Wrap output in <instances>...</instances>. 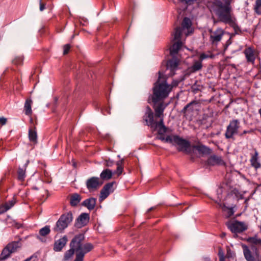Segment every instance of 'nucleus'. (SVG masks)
Returning a JSON list of instances; mask_svg holds the SVG:
<instances>
[{
    "label": "nucleus",
    "mask_w": 261,
    "mask_h": 261,
    "mask_svg": "<svg viewBox=\"0 0 261 261\" xmlns=\"http://www.w3.org/2000/svg\"><path fill=\"white\" fill-rule=\"evenodd\" d=\"M214 6V11L220 21L225 23H233L231 16V7L229 1L226 2L225 4L220 1H217L215 3Z\"/></svg>",
    "instance_id": "f257e3e1"
},
{
    "label": "nucleus",
    "mask_w": 261,
    "mask_h": 261,
    "mask_svg": "<svg viewBox=\"0 0 261 261\" xmlns=\"http://www.w3.org/2000/svg\"><path fill=\"white\" fill-rule=\"evenodd\" d=\"M172 89V86L167 83H154L150 96L152 102L155 104L163 101L168 96Z\"/></svg>",
    "instance_id": "f03ea898"
},
{
    "label": "nucleus",
    "mask_w": 261,
    "mask_h": 261,
    "mask_svg": "<svg viewBox=\"0 0 261 261\" xmlns=\"http://www.w3.org/2000/svg\"><path fill=\"white\" fill-rule=\"evenodd\" d=\"M84 239V234H79L72 239L70 243V248L75 251V257H77V254H83L84 258L85 255L93 249V245L91 243L82 244Z\"/></svg>",
    "instance_id": "7ed1b4c3"
},
{
    "label": "nucleus",
    "mask_w": 261,
    "mask_h": 261,
    "mask_svg": "<svg viewBox=\"0 0 261 261\" xmlns=\"http://www.w3.org/2000/svg\"><path fill=\"white\" fill-rule=\"evenodd\" d=\"M169 60L166 66L165 70L163 69L158 72L159 76L156 82H166L168 76H171L175 74V70L178 68L179 59L177 56H172Z\"/></svg>",
    "instance_id": "20e7f679"
},
{
    "label": "nucleus",
    "mask_w": 261,
    "mask_h": 261,
    "mask_svg": "<svg viewBox=\"0 0 261 261\" xmlns=\"http://www.w3.org/2000/svg\"><path fill=\"white\" fill-rule=\"evenodd\" d=\"M73 216L71 212L62 214L56 222L53 230L55 232H62L72 221Z\"/></svg>",
    "instance_id": "39448f33"
},
{
    "label": "nucleus",
    "mask_w": 261,
    "mask_h": 261,
    "mask_svg": "<svg viewBox=\"0 0 261 261\" xmlns=\"http://www.w3.org/2000/svg\"><path fill=\"white\" fill-rule=\"evenodd\" d=\"M173 35V40L176 42L170 48V54L171 56H177L178 51L182 46V42L180 41L181 29L177 27L175 30Z\"/></svg>",
    "instance_id": "423d86ee"
},
{
    "label": "nucleus",
    "mask_w": 261,
    "mask_h": 261,
    "mask_svg": "<svg viewBox=\"0 0 261 261\" xmlns=\"http://www.w3.org/2000/svg\"><path fill=\"white\" fill-rule=\"evenodd\" d=\"M21 246V244L19 241L8 244L3 250L0 255V260H5L9 257L11 253L15 252Z\"/></svg>",
    "instance_id": "0eeeda50"
},
{
    "label": "nucleus",
    "mask_w": 261,
    "mask_h": 261,
    "mask_svg": "<svg viewBox=\"0 0 261 261\" xmlns=\"http://www.w3.org/2000/svg\"><path fill=\"white\" fill-rule=\"evenodd\" d=\"M240 122L238 119H233L230 121L229 125L227 126L225 136L226 139H231L233 136L238 134L240 127Z\"/></svg>",
    "instance_id": "6e6552de"
},
{
    "label": "nucleus",
    "mask_w": 261,
    "mask_h": 261,
    "mask_svg": "<svg viewBox=\"0 0 261 261\" xmlns=\"http://www.w3.org/2000/svg\"><path fill=\"white\" fill-rule=\"evenodd\" d=\"M224 34V30L218 28L215 31L210 30V42L213 46H217Z\"/></svg>",
    "instance_id": "1a4fd4ad"
},
{
    "label": "nucleus",
    "mask_w": 261,
    "mask_h": 261,
    "mask_svg": "<svg viewBox=\"0 0 261 261\" xmlns=\"http://www.w3.org/2000/svg\"><path fill=\"white\" fill-rule=\"evenodd\" d=\"M243 248L245 258L247 261H256L258 259L259 253L257 249L255 246H252L251 247L252 253L247 246H243Z\"/></svg>",
    "instance_id": "9d476101"
},
{
    "label": "nucleus",
    "mask_w": 261,
    "mask_h": 261,
    "mask_svg": "<svg viewBox=\"0 0 261 261\" xmlns=\"http://www.w3.org/2000/svg\"><path fill=\"white\" fill-rule=\"evenodd\" d=\"M174 142L178 146V151H184L186 153L190 152V143L188 141L180 138L178 136L175 135Z\"/></svg>",
    "instance_id": "9b49d317"
},
{
    "label": "nucleus",
    "mask_w": 261,
    "mask_h": 261,
    "mask_svg": "<svg viewBox=\"0 0 261 261\" xmlns=\"http://www.w3.org/2000/svg\"><path fill=\"white\" fill-rule=\"evenodd\" d=\"M227 226L231 232L234 233H240L247 229V226L244 222L238 221L228 222Z\"/></svg>",
    "instance_id": "f8f14e48"
},
{
    "label": "nucleus",
    "mask_w": 261,
    "mask_h": 261,
    "mask_svg": "<svg viewBox=\"0 0 261 261\" xmlns=\"http://www.w3.org/2000/svg\"><path fill=\"white\" fill-rule=\"evenodd\" d=\"M114 182H109L105 185L100 191V196L99 200L102 201L105 199L109 194L113 192V185Z\"/></svg>",
    "instance_id": "ddd939ff"
},
{
    "label": "nucleus",
    "mask_w": 261,
    "mask_h": 261,
    "mask_svg": "<svg viewBox=\"0 0 261 261\" xmlns=\"http://www.w3.org/2000/svg\"><path fill=\"white\" fill-rule=\"evenodd\" d=\"M114 182H109L105 185L100 191V196L99 200L102 201L105 199L109 194L113 192V185Z\"/></svg>",
    "instance_id": "4468645a"
},
{
    "label": "nucleus",
    "mask_w": 261,
    "mask_h": 261,
    "mask_svg": "<svg viewBox=\"0 0 261 261\" xmlns=\"http://www.w3.org/2000/svg\"><path fill=\"white\" fill-rule=\"evenodd\" d=\"M101 184L102 182L99 181V178L97 177H92L86 181V186L89 191L96 190Z\"/></svg>",
    "instance_id": "2eb2a0df"
},
{
    "label": "nucleus",
    "mask_w": 261,
    "mask_h": 261,
    "mask_svg": "<svg viewBox=\"0 0 261 261\" xmlns=\"http://www.w3.org/2000/svg\"><path fill=\"white\" fill-rule=\"evenodd\" d=\"M89 221V215L87 213H82L76 219L74 225L80 228L86 225Z\"/></svg>",
    "instance_id": "dca6fc26"
},
{
    "label": "nucleus",
    "mask_w": 261,
    "mask_h": 261,
    "mask_svg": "<svg viewBox=\"0 0 261 261\" xmlns=\"http://www.w3.org/2000/svg\"><path fill=\"white\" fill-rule=\"evenodd\" d=\"M244 53L245 55L247 62L253 64L255 59L257 56L256 51L253 48L249 47L246 48L244 50Z\"/></svg>",
    "instance_id": "f3484780"
},
{
    "label": "nucleus",
    "mask_w": 261,
    "mask_h": 261,
    "mask_svg": "<svg viewBox=\"0 0 261 261\" xmlns=\"http://www.w3.org/2000/svg\"><path fill=\"white\" fill-rule=\"evenodd\" d=\"M68 239L66 236H63L62 238L55 242L54 245V250L55 251H61L62 249L66 245Z\"/></svg>",
    "instance_id": "a211bd4d"
},
{
    "label": "nucleus",
    "mask_w": 261,
    "mask_h": 261,
    "mask_svg": "<svg viewBox=\"0 0 261 261\" xmlns=\"http://www.w3.org/2000/svg\"><path fill=\"white\" fill-rule=\"evenodd\" d=\"M144 120L146 122L147 125L150 126L151 128L155 126L158 122L154 120L153 114L150 109H149V111L145 113L144 116Z\"/></svg>",
    "instance_id": "6ab92c4d"
},
{
    "label": "nucleus",
    "mask_w": 261,
    "mask_h": 261,
    "mask_svg": "<svg viewBox=\"0 0 261 261\" xmlns=\"http://www.w3.org/2000/svg\"><path fill=\"white\" fill-rule=\"evenodd\" d=\"M207 164L211 166L224 165L225 162L220 156L213 155L210 156L207 161Z\"/></svg>",
    "instance_id": "aec40b11"
},
{
    "label": "nucleus",
    "mask_w": 261,
    "mask_h": 261,
    "mask_svg": "<svg viewBox=\"0 0 261 261\" xmlns=\"http://www.w3.org/2000/svg\"><path fill=\"white\" fill-rule=\"evenodd\" d=\"M251 159L250 162L251 166L256 170L261 167V164L258 160V153L256 149H254V153L251 154Z\"/></svg>",
    "instance_id": "412c9836"
},
{
    "label": "nucleus",
    "mask_w": 261,
    "mask_h": 261,
    "mask_svg": "<svg viewBox=\"0 0 261 261\" xmlns=\"http://www.w3.org/2000/svg\"><path fill=\"white\" fill-rule=\"evenodd\" d=\"M154 109L155 112V117L164 119L163 113L165 109V106L163 102H160L159 104H154Z\"/></svg>",
    "instance_id": "4be33fe9"
},
{
    "label": "nucleus",
    "mask_w": 261,
    "mask_h": 261,
    "mask_svg": "<svg viewBox=\"0 0 261 261\" xmlns=\"http://www.w3.org/2000/svg\"><path fill=\"white\" fill-rule=\"evenodd\" d=\"M154 129L158 128V133L159 135H163L167 130V128L164 124V119L161 118L160 121L157 122L156 125L153 127Z\"/></svg>",
    "instance_id": "5701e85b"
},
{
    "label": "nucleus",
    "mask_w": 261,
    "mask_h": 261,
    "mask_svg": "<svg viewBox=\"0 0 261 261\" xmlns=\"http://www.w3.org/2000/svg\"><path fill=\"white\" fill-rule=\"evenodd\" d=\"M95 204L96 199L94 198H90L89 199H87L85 200L82 203V205L86 207L89 210H93L95 206Z\"/></svg>",
    "instance_id": "b1692460"
},
{
    "label": "nucleus",
    "mask_w": 261,
    "mask_h": 261,
    "mask_svg": "<svg viewBox=\"0 0 261 261\" xmlns=\"http://www.w3.org/2000/svg\"><path fill=\"white\" fill-rule=\"evenodd\" d=\"M29 161H27L26 163L22 166L19 167L17 171V178L20 181H23L25 177V170Z\"/></svg>",
    "instance_id": "393cba45"
},
{
    "label": "nucleus",
    "mask_w": 261,
    "mask_h": 261,
    "mask_svg": "<svg viewBox=\"0 0 261 261\" xmlns=\"http://www.w3.org/2000/svg\"><path fill=\"white\" fill-rule=\"evenodd\" d=\"M202 62L199 60L194 61L193 65L188 68V72H194L200 70L202 68Z\"/></svg>",
    "instance_id": "a878e982"
},
{
    "label": "nucleus",
    "mask_w": 261,
    "mask_h": 261,
    "mask_svg": "<svg viewBox=\"0 0 261 261\" xmlns=\"http://www.w3.org/2000/svg\"><path fill=\"white\" fill-rule=\"evenodd\" d=\"M16 201L15 199L6 202L3 206L0 207V214L4 213L10 209L15 203Z\"/></svg>",
    "instance_id": "bb28decb"
},
{
    "label": "nucleus",
    "mask_w": 261,
    "mask_h": 261,
    "mask_svg": "<svg viewBox=\"0 0 261 261\" xmlns=\"http://www.w3.org/2000/svg\"><path fill=\"white\" fill-rule=\"evenodd\" d=\"M82 198L81 196L77 193H74L71 195L70 197V203L73 206H76L80 202Z\"/></svg>",
    "instance_id": "cd10ccee"
},
{
    "label": "nucleus",
    "mask_w": 261,
    "mask_h": 261,
    "mask_svg": "<svg viewBox=\"0 0 261 261\" xmlns=\"http://www.w3.org/2000/svg\"><path fill=\"white\" fill-rule=\"evenodd\" d=\"M29 138L30 141L33 142L34 144H36L37 143V134L35 129H29Z\"/></svg>",
    "instance_id": "c85d7f7f"
},
{
    "label": "nucleus",
    "mask_w": 261,
    "mask_h": 261,
    "mask_svg": "<svg viewBox=\"0 0 261 261\" xmlns=\"http://www.w3.org/2000/svg\"><path fill=\"white\" fill-rule=\"evenodd\" d=\"M74 252L75 251L70 248L69 250L65 252L62 261H70L73 257Z\"/></svg>",
    "instance_id": "c756f323"
},
{
    "label": "nucleus",
    "mask_w": 261,
    "mask_h": 261,
    "mask_svg": "<svg viewBox=\"0 0 261 261\" xmlns=\"http://www.w3.org/2000/svg\"><path fill=\"white\" fill-rule=\"evenodd\" d=\"M100 178L103 180H108L111 178L112 176V172L110 169H106L103 170L100 175Z\"/></svg>",
    "instance_id": "7c9ffc66"
},
{
    "label": "nucleus",
    "mask_w": 261,
    "mask_h": 261,
    "mask_svg": "<svg viewBox=\"0 0 261 261\" xmlns=\"http://www.w3.org/2000/svg\"><path fill=\"white\" fill-rule=\"evenodd\" d=\"M192 22L191 20L189 18L185 17L181 23V27H180L181 29V33L182 32L183 29H189L190 28Z\"/></svg>",
    "instance_id": "2f4dec72"
},
{
    "label": "nucleus",
    "mask_w": 261,
    "mask_h": 261,
    "mask_svg": "<svg viewBox=\"0 0 261 261\" xmlns=\"http://www.w3.org/2000/svg\"><path fill=\"white\" fill-rule=\"evenodd\" d=\"M31 103L32 100L31 99H27L25 101L24 105V111L25 114L27 115H30L32 114Z\"/></svg>",
    "instance_id": "473e14b6"
},
{
    "label": "nucleus",
    "mask_w": 261,
    "mask_h": 261,
    "mask_svg": "<svg viewBox=\"0 0 261 261\" xmlns=\"http://www.w3.org/2000/svg\"><path fill=\"white\" fill-rule=\"evenodd\" d=\"M194 148L200 153L203 154L208 153L210 151L209 148L204 145H196L194 146Z\"/></svg>",
    "instance_id": "72a5a7b5"
},
{
    "label": "nucleus",
    "mask_w": 261,
    "mask_h": 261,
    "mask_svg": "<svg viewBox=\"0 0 261 261\" xmlns=\"http://www.w3.org/2000/svg\"><path fill=\"white\" fill-rule=\"evenodd\" d=\"M123 159L117 162L116 163L117 167V170L115 171V173L118 175V176L120 175L123 172Z\"/></svg>",
    "instance_id": "f704fd0d"
},
{
    "label": "nucleus",
    "mask_w": 261,
    "mask_h": 261,
    "mask_svg": "<svg viewBox=\"0 0 261 261\" xmlns=\"http://www.w3.org/2000/svg\"><path fill=\"white\" fill-rule=\"evenodd\" d=\"M254 10L257 14L261 15V0H256Z\"/></svg>",
    "instance_id": "c9c22d12"
},
{
    "label": "nucleus",
    "mask_w": 261,
    "mask_h": 261,
    "mask_svg": "<svg viewBox=\"0 0 261 261\" xmlns=\"http://www.w3.org/2000/svg\"><path fill=\"white\" fill-rule=\"evenodd\" d=\"M248 242L255 245H261V239L257 237H251L248 239Z\"/></svg>",
    "instance_id": "e433bc0d"
},
{
    "label": "nucleus",
    "mask_w": 261,
    "mask_h": 261,
    "mask_svg": "<svg viewBox=\"0 0 261 261\" xmlns=\"http://www.w3.org/2000/svg\"><path fill=\"white\" fill-rule=\"evenodd\" d=\"M50 231L49 226L46 225L39 230V234L40 236L44 237L48 234Z\"/></svg>",
    "instance_id": "4c0bfd02"
},
{
    "label": "nucleus",
    "mask_w": 261,
    "mask_h": 261,
    "mask_svg": "<svg viewBox=\"0 0 261 261\" xmlns=\"http://www.w3.org/2000/svg\"><path fill=\"white\" fill-rule=\"evenodd\" d=\"M23 61L22 56H17L12 60V63L15 65H21L22 64Z\"/></svg>",
    "instance_id": "58836bf2"
},
{
    "label": "nucleus",
    "mask_w": 261,
    "mask_h": 261,
    "mask_svg": "<svg viewBox=\"0 0 261 261\" xmlns=\"http://www.w3.org/2000/svg\"><path fill=\"white\" fill-rule=\"evenodd\" d=\"M226 210H227V214H226L227 218H229L233 215L234 212L232 207H230V208L225 207V209H224V211H225Z\"/></svg>",
    "instance_id": "ea45409f"
},
{
    "label": "nucleus",
    "mask_w": 261,
    "mask_h": 261,
    "mask_svg": "<svg viewBox=\"0 0 261 261\" xmlns=\"http://www.w3.org/2000/svg\"><path fill=\"white\" fill-rule=\"evenodd\" d=\"M70 47H71L70 45L69 44L64 45L63 46V54L64 55L67 54L69 51Z\"/></svg>",
    "instance_id": "a19ab883"
},
{
    "label": "nucleus",
    "mask_w": 261,
    "mask_h": 261,
    "mask_svg": "<svg viewBox=\"0 0 261 261\" xmlns=\"http://www.w3.org/2000/svg\"><path fill=\"white\" fill-rule=\"evenodd\" d=\"M197 103V102L195 101H193L190 103H189L188 104H187L184 108L183 109V111H186L187 110L190 109H191V107L193 105H196Z\"/></svg>",
    "instance_id": "79ce46f5"
},
{
    "label": "nucleus",
    "mask_w": 261,
    "mask_h": 261,
    "mask_svg": "<svg viewBox=\"0 0 261 261\" xmlns=\"http://www.w3.org/2000/svg\"><path fill=\"white\" fill-rule=\"evenodd\" d=\"M43 174L44 176L46 178V179H44V181L46 182L49 183L50 182V179L49 178V173L46 171V170H44L43 171Z\"/></svg>",
    "instance_id": "37998d69"
},
{
    "label": "nucleus",
    "mask_w": 261,
    "mask_h": 261,
    "mask_svg": "<svg viewBox=\"0 0 261 261\" xmlns=\"http://www.w3.org/2000/svg\"><path fill=\"white\" fill-rule=\"evenodd\" d=\"M174 138H175V136H168L167 137H166L165 142H168V143L174 142Z\"/></svg>",
    "instance_id": "c03bdc74"
},
{
    "label": "nucleus",
    "mask_w": 261,
    "mask_h": 261,
    "mask_svg": "<svg viewBox=\"0 0 261 261\" xmlns=\"http://www.w3.org/2000/svg\"><path fill=\"white\" fill-rule=\"evenodd\" d=\"M39 10L40 11H43L45 8L46 4L44 3L42 0L39 1Z\"/></svg>",
    "instance_id": "a18cd8bd"
},
{
    "label": "nucleus",
    "mask_w": 261,
    "mask_h": 261,
    "mask_svg": "<svg viewBox=\"0 0 261 261\" xmlns=\"http://www.w3.org/2000/svg\"><path fill=\"white\" fill-rule=\"evenodd\" d=\"M192 89L194 92H197L198 91L200 90V87L198 86L197 87L196 83L192 86Z\"/></svg>",
    "instance_id": "49530a36"
},
{
    "label": "nucleus",
    "mask_w": 261,
    "mask_h": 261,
    "mask_svg": "<svg viewBox=\"0 0 261 261\" xmlns=\"http://www.w3.org/2000/svg\"><path fill=\"white\" fill-rule=\"evenodd\" d=\"M114 165V162L110 160H106L105 165L107 167H112Z\"/></svg>",
    "instance_id": "de8ad7c7"
},
{
    "label": "nucleus",
    "mask_w": 261,
    "mask_h": 261,
    "mask_svg": "<svg viewBox=\"0 0 261 261\" xmlns=\"http://www.w3.org/2000/svg\"><path fill=\"white\" fill-rule=\"evenodd\" d=\"M7 121V118L4 117H0V124L2 125H4L6 124Z\"/></svg>",
    "instance_id": "09e8293b"
},
{
    "label": "nucleus",
    "mask_w": 261,
    "mask_h": 261,
    "mask_svg": "<svg viewBox=\"0 0 261 261\" xmlns=\"http://www.w3.org/2000/svg\"><path fill=\"white\" fill-rule=\"evenodd\" d=\"M83 254H77V257H75L73 261H83Z\"/></svg>",
    "instance_id": "8fccbe9b"
},
{
    "label": "nucleus",
    "mask_w": 261,
    "mask_h": 261,
    "mask_svg": "<svg viewBox=\"0 0 261 261\" xmlns=\"http://www.w3.org/2000/svg\"><path fill=\"white\" fill-rule=\"evenodd\" d=\"M208 55H205V54H202L200 55L199 57V59L198 60L201 61V62H202V61L207 58H208Z\"/></svg>",
    "instance_id": "3c124183"
},
{
    "label": "nucleus",
    "mask_w": 261,
    "mask_h": 261,
    "mask_svg": "<svg viewBox=\"0 0 261 261\" xmlns=\"http://www.w3.org/2000/svg\"><path fill=\"white\" fill-rule=\"evenodd\" d=\"M218 255L219 258L220 257H224V254L223 250L222 249H219V252H218Z\"/></svg>",
    "instance_id": "603ef678"
},
{
    "label": "nucleus",
    "mask_w": 261,
    "mask_h": 261,
    "mask_svg": "<svg viewBox=\"0 0 261 261\" xmlns=\"http://www.w3.org/2000/svg\"><path fill=\"white\" fill-rule=\"evenodd\" d=\"M253 132L252 129H250L249 130H244L243 132L240 134V136H242L244 134H247V133H251Z\"/></svg>",
    "instance_id": "864d4df0"
},
{
    "label": "nucleus",
    "mask_w": 261,
    "mask_h": 261,
    "mask_svg": "<svg viewBox=\"0 0 261 261\" xmlns=\"http://www.w3.org/2000/svg\"><path fill=\"white\" fill-rule=\"evenodd\" d=\"M34 258H36V256H34L33 255H32L31 257L25 259L24 261H30L31 259H32Z\"/></svg>",
    "instance_id": "5fc2aeb1"
},
{
    "label": "nucleus",
    "mask_w": 261,
    "mask_h": 261,
    "mask_svg": "<svg viewBox=\"0 0 261 261\" xmlns=\"http://www.w3.org/2000/svg\"><path fill=\"white\" fill-rule=\"evenodd\" d=\"M158 139L163 141H165V139H166V138H165L164 136H160V137H158Z\"/></svg>",
    "instance_id": "6e6d98bb"
},
{
    "label": "nucleus",
    "mask_w": 261,
    "mask_h": 261,
    "mask_svg": "<svg viewBox=\"0 0 261 261\" xmlns=\"http://www.w3.org/2000/svg\"><path fill=\"white\" fill-rule=\"evenodd\" d=\"M203 261H211L209 257H204L203 259Z\"/></svg>",
    "instance_id": "4d7b16f0"
},
{
    "label": "nucleus",
    "mask_w": 261,
    "mask_h": 261,
    "mask_svg": "<svg viewBox=\"0 0 261 261\" xmlns=\"http://www.w3.org/2000/svg\"><path fill=\"white\" fill-rule=\"evenodd\" d=\"M154 208H155L154 207H150V208H149V209L147 210V213L150 212L151 211H152V210H154Z\"/></svg>",
    "instance_id": "13d9d810"
},
{
    "label": "nucleus",
    "mask_w": 261,
    "mask_h": 261,
    "mask_svg": "<svg viewBox=\"0 0 261 261\" xmlns=\"http://www.w3.org/2000/svg\"><path fill=\"white\" fill-rule=\"evenodd\" d=\"M220 261H225V257H220L219 258Z\"/></svg>",
    "instance_id": "bf43d9fd"
},
{
    "label": "nucleus",
    "mask_w": 261,
    "mask_h": 261,
    "mask_svg": "<svg viewBox=\"0 0 261 261\" xmlns=\"http://www.w3.org/2000/svg\"><path fill=\"white\" fill-rule=\"evenodd\" d=\"M33 188L34 189H35V190H37V189H37V188H36V187H33Z\"/></svg>",
    "instance_id": "052dcab7"
},
{
    "label": "nucleus",
    "mask_w": 261,
    "mask_h": 261,
    "mask_svg": "<svg viewBox=\"0 0 261 261\" xmlns=\"http://www.w3.org/2000/svg\"><path fill=\"white\" fill-rule=\"evenodd\" d=\"M247 201H248V199H246V200L245 201V202L246 203H247Z\"/></svg>",
    "instance_id": "680f3d73"
},
{
    "label": "nucleus",
    "mask_w": 261,
    "mask_h": 261,
    "mask_svg": "<svg viewBox=\"0 0 261 261\" xmlns=\"http://www.w3.org/2000/svg\"><path fill=\"white\" fill-rule=\"evenodd\" d=\"M189 34V33H187V34H186V36H188Z\"/></svg>",
    "instance_id": "e2e57ef3"
},
{
    "label": "nucleus",
    "mask_w": 261,
    "mask_h": 261,
    "mask_svg": "<svg viewBox=\"0 0 261 261\" xmlns=\"http://www.w3.org/2000/svg\"><path fill=\"white\" fill-rule=\"evenodd\" d=\"M37 238L39 239H40V238L39 237H38V236L37 237Z\"/></svg>",
    "instance_id": "0e129e2a"
}]
</instances>
